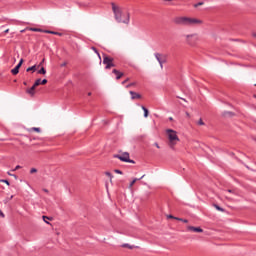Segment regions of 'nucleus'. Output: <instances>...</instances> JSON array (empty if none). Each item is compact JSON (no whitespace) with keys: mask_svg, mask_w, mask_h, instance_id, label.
I'll use <instances>...</instances> for the list:
<instances>
[{"mask_svg":"<svg viewBox=\"0 0 256 256\" xmlns=\"http://www.w3.org/2000/svg\"><path fill=\"white\" fill-rule=\"evenodd\" d=\"M174 23L176 25H183L185 27H193V25H201L202 21L197 18L180 16V17L174 18Z\"/></svg>","mask_w":256,"mask_h":256,"instance_id":"nucleus-1","label":"nucleus"},{"mask_svg":"<svg viewBox=\"0 0 256 256\" xmlns=\"http://www.w3.org/2000/svg\"><path fill=\"white\" fill-rule=\"evenodd\" d=\"M112 11L114 13V17H115V20L117 21V23H124L125 25H129V23H130L129 13H127L126 18L123 19V17H125V15H123V12L121 11V9H119V7H117L115 5V3H112Z\"/></svg>","mask_w":256,"mask_h":256,"instance_id":"nucleus-2","label":"nucleus"},{"mask_svg":"<svg viewBox=\"0 0 256 256\" xmlns=\"http://www.w3.org/2000/svg\"><path fill=\"white\" fill-rule=\"evenodd\" d=\"M166 133H167L168 139L170 141V147H173L179 141V136H177V131H175L173 129H167Z\"/></svg>","mask_w":256,"mask_h":256,"instance_id":"nucleus-3","label":"nucleus"},{"mask_svg":"<svg viewBox=\"0 0 256 256\" xmlns=\"http://www.w3.org/2000/svg\"><path fill=\"white\" fill-rule=\"evenodd\" d=\"M114 158L115 159H119L123 163L135 164V161L129 158V152H124L121 155L120 154H116V155H114Z\"/></svg>","mask_w":256,"mask_h":256,"instance_id":"nucleus-4","label":"nucleus"},{"mask_svg":"<svg viewBox=\"0 0 256 256\" xmlns=\"http://www.w3.org/2000/svg\"><path fill=\"white\" fill-rule=\"evenodd\" d=\"M184 37L188 45H195V42L197 41V34H188L184 35Z\"/></svg>","mask_w":256,"mask_h":256,"instance_id":"nucleus-5","label":"nucleus"},{"mask_svg":"<svg viewBox=\"0 0 256 256\" xmlns=\"http://www.w3.org/2000/svg\"><path fill=\"white\" fill-rule=\"evenodd\" d=\"M104 65H106V69H111V67H115V64L113 63V58H109L107 56L103 59Z\"/></svg>","mask_w":256,"mask_h":256,"instance_id":"nucleus-6","label":"nucleus"},{"mask_svg":"<svg viewBox=\"0 0 256 256\" xmlns=\"http://www.w3.org/2000/svg\"><path fill=\"white\" fill-rule=\"evenodd\" d=\"M154 57H155V59L158 61V63H159V65H160L161 69H163V63H165V59L161 58L162 55L159 54V53H155V54H154Z\"/></svg>","mask_w":256,"mask_h":256,"instance_id":"nucleus-7","label":"nucleus"},{"mask_svg":"<svg viewBox=\"0 0 256 256\" xmlns=\"http://www.w3.org/2000/svg\"><path fill=\"white\" fill-rule=\"evenodd\" d=\"M187 230L193 231L194 233H203V230L201 229V227L188 226Z\"/></svg>","mask_w":256,"mask_h":256,"instance_id":"nucleus-8","label":"nucleus"},{"mask_svg":"<svg viewBox=\"0 0 256 256\" xmlns=\"http://www.w3.org/2000/svg\"><path fill=\"white\" fill-rule=\"evenodd\" d=\"M129 93L131 95V99H141V94L134 91H130Z\"/></svg>","mask_w":256,"mask_h":256,"instance_id":"nucleus-9","label":"nucleus"},{"mask_svg":"<svg viewBox=\"0 0 256 256\" xmlns=\"http://www.w3.org/2000/svg\"><path fill=\"white\" fill-rule=\"evenodd\" d=\"M112 73H114V75H116V79H117V80H119V79H121V77H123V73L120 72V71L117 70V69H114V70L112 71Z\"/></svg>","mask_w":256,"mask_h":256,"instance_id":"nucleus-10","label":"nucleus"},{"mask_svg":"<svg viewBox=\"0 0 256 256\" xmlns=\"http://www.w3.org/2000/svg\"><path fill=\"white\" fill-rule=\"evenodd\" d=\"M143 177H145V175H142L140 178H134V179L131 181L129 187H130V188L133 187V186L135 185V183H137V181H141V179H143Z\"/></svg>","mask_w":256,"mask_h":256,"instance_id":"nucleus-11","label":"nucleus"},{"mask_svg":"<svg viewBox=\"0 0 256 256\" xmlns=\"http://www.w3.org/2000/svg\"><path fill=\"white\" fill-rule=\"evenodd\" d=\"M44 33H49L50 35H58L59 37L63 36V33H61V32H55V31H50V30H46V31H44Z\"/></svg>","mask_w":256,"mask_h":256,"instance_id":"nucleus-12","label":"nucleus"},{"mask_svg":"<svg viewBox=\"0 0 256 256\" xmlns=\"http://www.w3.org/2000/svg\"><path fill=\"white\" fill-rule=\"evenodd\" d=\"M35 85H33L31 88L27 90L28 95H35Z\"/></svg>","mask_w":256,"mask_h":256,"instance_id":"nucleus-13","label":"nucleus"},{"mask_svg":"<svg viewBox=\"0 0 256 256\" xmlns=\"http://www.w3.org/2000/svg\"><path fill=\"white\" fill-rule=\"evenodd\" d=\"M142 111H144V117H149V110L145 106H141Z\"/></svg>","mask_w":256,"mask_h":256,"instance_id":"nucleus-14","label":"nucleus"},{"mask_svg":"<svg viewBox=\"0 0 256 256\" xmlns=\"http://www.w3.org/2000/svg\"><path fill=\"white\" fill-rule=\"evenodd\" d=\"M12 75H18L19 74V69L15 67L14 69L11 70Z\"/></svg>","mask_w":256,"mask_h":256,"instance_id":"nucleus-15","label":"nucleus"},{"mask_svg":"<svg viewBox=\"0 0 256 256\" xmlns=\"http://www.w3.org/2000/svg\"><path fill=\"white\" fill-rule=\"evenodd\" d=\"M11 199H13V195H11V196L8 197V198H5V199L3 200V203H4L5 205H7V203H9V201H11Z\"/></svg>","mask_w":256,"mask_h":256,"instance_id":"nucleus-16","label":"nucleus"},{"mask_svg":"<svg viewBox=\"0 0 256 256\" xmlns=\"http://www.w3.org/2000/svg\"><path fill=\"white\" fill-rule=\"evenodd\" d=\"M215 209H217V211H221L222 213L225 212V209H223L222 207H220L219 205L215 204L214 205Z\"/></svg>","mask_w":256,"mask_h":256,"instance_id":"nucleus-17","label":"nucleus"},{"mask_svg":"<svg viewBox=\"0 0 256 256\" xmlns=\"http://www.w3.org/2000/svg\"><path fill=\"white\" fill-rule=\"evenodd\" d=\"M21 65H23V58L20 59L19 63L15 66L16 69H18V70L21 69Z\"/></svg>","mask_w":256,"mask_h":256,"instance_id":"nucleus-18","label":"nucleus"},{"mask_svg":"<svg viewBox=\"0 0 256 256\" xmlns=\"http://www.w3.org/2000/svg\"><path fill=\"white\" fill-rule=\"evenodd\" d=\"M26 71H27V72H29V71H34V72H35V71H37V68H36V66L34 65V66H31V67L27 68Z\"/></svg>","mask_w":256,"mask_h":256,"instance_id":"nucleus-19","label":"nucleus"},{"mask_svg":"<svg viewBox=\"0 0 256 256\" xmlns=\"http://www.w3.org/2000/svg\"><path fill=\"white\" fill-rule=\"evenodd\" d=\"M42 219H43L44 223H47V225H49V221H51V218H49V217H47V216H42ZM46 219H47L48 221H46Z\"/></svg>","mask_w":256,"mask_h":256,"instance_id":"nucleus-20","label":"nucleus"},{"mask_svg":"<svg viewBox=\"0 0 256 256\" xmlns=\"http://www.w3.org/2000/svg\"><path fill=\"white\" fill-rule=\"evenodd\" d=\"M38 73L40 74V75H45V73H47V70H45V68H41L39 71H38Z\"/></svg>","mask_w":256,"mask_h":256,"instance_id":"nucleus-21","label":"nucleus"},{"mask_svg":"<svg viewBox=\"0 0 256 256\" xmlns=\"http://www.w3.org/2000/svg\"><path fill=\"white\" fill-rule=\"evenodd\" d=\"M176 221H181L182 223H189V220L183 218H175Z\"/></svg>","mask_w":256,"mask_h":256,"instance_id":"nucleus-22","label":"nucleus"},{"mask_svg":"<svg viewBox=\"0 0 256 256\" xmlns=\"http://www.w3.org/2000/svg\"><path fill=\"white\" fill-rule=\"evenodd\" d=\"M31 31H34L36 33H41L43 32V30H41V28H31Z\"/></svg>","mask_w":256,"mask_h":256,"instance_id":"nucleus-23","label":"nucleus"},{"mask_svg":"<svg viewBox=\"0 0 256 256\" xmlns=\"http://www.w3.org/2000/svg\"><path fill=\"white\" fill-rule=\"evenodd\" d=\"M41 85V79H37L34 83V87H39Z\"/></svg>","mask_w":256,"mask_h":256,"instance_id":"nucleus-24","label":"nucleus"},{"mask_svg":"<svg viewBox=\"0 0 256 256\" xmlns=\"http://www.w3.org/2000/svg\"><path fill=\"white\" fill-rule=\"evenodd\" d=\"M0 183H5L6 185L10 186L9 180H0Z\"/></svg>","mask_w":256,"mask_h":256,"instance_id":"nucleus-25","label":"nucleus"},{"mask_svg":"<svg viewBox=\"0 0 256 256\" xmlns=\"http://www.w3.org/2000/svg\"><path fill=\"white\" fill-rule=\"evenodd\" d=\"M114 173H117L118 175H123V171L118 169L114 170Z\"/></svg>","mask_w":256,"mask_h":256,"instance_id":"nucleus-26","label":"nucleus"},{"mask_svg":"<svg viewBox=\"0 0 256 256\" xmlns=\"http://www.w3.org/2000/svg\"><path fill=\"white\" fill-rule=\"evenodd\" d=\"M105 175H107V177H109L110 179H113V175L111 174V172H105Z\"/></svg>","mask_w":256,"mask_h":256,"instance_id":"nucleus-27","label":"nucleus"},{"mask_svg":"<svg viewBox=\"0 0 256 256\" xmlns=\"http://www.w3.org/2000/svg\"><path fill=\"white\" fill-rule=\"evenodd\" d=\"M122 247H128L129 249H133L135 246H131L129 244H123Z\"/></svg>","mask_w":256,"mask_h":256,"instance_id":"nucleus-28","label":"nucleus"},{"mask_svg":"<svg viewBox=\"0 0 256 256\" xmlns=\"http://www.w3.org/2000/svg\"><path fill=\"white\" fill-rule=\"evenodd\" d=\"M198 125H205V122H203V119L200 118V119L198 120Z\"/></svg>","mask_w":256,"mask_h":256,"instance_id":"nucleus-29","label":"nucleus"},{"mask_svg":"<svg viewBox=\"0 0 256 256\" xmlns=\"http://www.w3.org/2000/svg\"><path fill=\"white\" fill-rule=\"evenodd\" d=\"M133 85H135V83H130V84L126 85V89L133 87Z\"/></svg>","mask_w":256,"mask_h":256,"instance_id":"nucleus-30","label":"nucleus"},{"mask_svg":"<svg viewBox=\"0 0 256 256\" xmlns=\"http://www.w3.org/2000/svg\"><path fill=\"white\" fill-rule=\"evenodd\" d=\"M30 173H31V174L37 173V168H32V169L30 170Z\"/></svg>","mask_w":256,"mask_h":256,"instance_id":"nucleus-31","label":"nucleus"},{"mask_svg":"<svg viewBox=\"0 0 256 256\" xmlns=\"http://www.w3.org/2000/svg\"><path fill=\"white\" fill-rule=\"evenodd\" d=\"M46 83H47V79L41 80V85H46Z\"/></svg>","mask_w":256,"mask_h":256,"instance_id":"nucleus-32","label":"nucleus"},{"mask_svg":"<svg viewBox=\"0 0 256 256\" xmlns=\"http://www.w3.org/2000/svg\"><path fill=\"white\" fill-rule=\"evenodd\" d=\"M34 131H36L37 133H41V128H33Z\"/></svg>","mask_w":256,"mask_h":256,"instance_id":"nucleus-33","label":"nucleus"},{"mask_svg":"<svg viewBox=\"0 0 256 256\" xmlns=\"http://www.w3.org/2000/svg\"><path fill=\"white\" fill-rule=\"evenodd\" d=\"M201 5H203V2H199V3L195 4L194 7H199Z\"/></svg>","mask_w":256,"mask_h":256,"instance_id":"nucleus-34","label":"nucleus"},{"mask_svg":"<svg viewBox=\"0 0 256 256\" xmlns=\"http://www.w3.org/2000/svg\"><path fill=\"white\" fill-rule=\"evenodd\" d=\"M168 219H177V217H175L173 215H168Z\"/></svg>","mask_w":256,"mask_h":256,"instance_id":"nucleus-35","label":"nucleus"},{"mask_svg":"<svg viewBox=\"0 0 256 256\" xmlns=\"http://www.w3.org/2000/svg\"><path fill=\"white\" fill-rule=\"evenodd\" d=\"M93 51H95V53H97L98 57H99V52L97 51V48L92 47Z\"/></svg>","mask_w":256,"mask_h":256,"instance_id":"nucleus-36","label":"nucleus"},{"mask_svg":"<svg viewBox=\"0 0 256 256\" xmlns=\"http://www.w3.org/2000/svg\"><path fill=\"white\" fill-rule=\"evenodd\" d=\"M224 115H233V112H224Z\"/></svg>","mask_w":256,"mask_h":256,"instance_id":"nucleus-37","label":"nucleus"},{"mask_svg":"<svg viewBox=\"0 0 256 256\" xmlns=\"http://www.w3.org/2000/svg\"><path fill=\"white\" fill-rule=\"evenodd\" d=\"M0 217H5V214L3 213V211L0 210Z\"/></svg>","mask_w":256,"mask_h":256,"instance_id":"nucleus-38","label":"nucleus"},{"mask_svg":"<svg viewBox=\"0 0 256 256\" xmlns=\"http://www.w3.org/2000/svg\"><path fill=\"white\" fill-rule=\"evenodd\" d=\"M127 81H129V78H127L126 80H124V81L122 82V85H125V83H127Z\"/></svg>","mask_w":256,"mask_h":256,"instance_id":"nucleus-39","label":"nucleus"},{"mask_svg":"<svg viewBox=\"0 0 256 256\" xmlns=\"http://www.w3.org/2000/svg\"><path fill=\"white\" fill-rule=\"evenodd\" d=\"M66 65H67V63L64 62L61 64V67H65Z\"/></svg>","mask_w":256,"mask_h":256,"instance_id":"nucleus-40","label":"nucleus"},{"mask_svg":"<svg viewBox=\"0 0 256 256\" xmlns=\"http://www.w3.org/2000/svg\"><path fill=\"white\" fill-rule=\"evenodd\" d=\"M155 147H157V149L160 148L158 143H155Z\"/></svg>","mask_w":256,"mask_h":256,"instance_id":"nucleus-41","label":"nucleus"},{"mask_svg":"<svg viewBox=\"0 0 256 256\" xmlns=\"http://www.w3.org/2000/svg\"><path fill=\"white\" fill-rule=\"evenodd\" d=\"M44 193H49V190L43 189Z\"/></svg>","mask_w":256,"mask_h":256,"instance_id":"nucleus-42","label":"nucleus"},{"mask_svg":"<svg viewBox=\"0 0 256 256\" xmlns=\"http://www.w3.org/2000/svg\"><path fill=\"white\" fill-rule=\"evenodd\" d=\"M4 33H5V34L9 33V29H6V30L4 31Z\"/></svg>","mask_w":256,"mask_h":256,"instance_id":"nucleus-43","label":"nucleus"},{"mask_svg":"<svg viewBox=\"0 0 256 256\" xmlns=\"http://www.w3.org/2000/svg\"><path fill=\"white\" fill-rule=\"evenodd\" d=\"M20 168H21V166H19V165H18V166H16V168H15V169L17 170V169H20Z\"/></svg>","mask_w":256,"mask_h":256,"instance_id":"nucleus-44","label":"nucleus"},{"mask_svg":"<svg viewBox=\"0 0 256 256\" xmlns=\"http://www.w3.org/2000/svg\"><path fill=\"white\" fill-rule=\"evenodd\" d=\"M169 121H173V117H170V118H169Z\"/></svg>","mask_w":256,"mask_h":256,"instance_id":"nucleus-45","label":"nucleus"},{"mask_svg":"<svg viewBox=\"0 0 256 256\" xmlns=\"http://www.w3.org/2000/svg\"><path fill=\"white\" fill-rule=\"evenodd\" d=\"M24 85H27V82H24Z\"/></svg>","mask_w":256,"mask_h":256,"instance_id":"nucleus-46","label":"nucleus"},{"mask_svg":"<svg viewBox=\"0 0 256 256\" xmlns=\"http://www.w3.org/2000/svg\"><path fill=\"white\" fill-rule=\"evenodd\" d=\"M88 95H91V92H89Z\"/></svg>","mask_w":256,"mask_h":256,"instance_id":"nucleus-47","label":"nucleus"},{"mask_svg":"<svg viewBox=\"0 0 256 256\" xmlns=\"http://www.w3.org/2000/svg\"><path fill=\"white\" fill-rule=\"evenodd\" d=\"M229 193H231V190H228Z\"/></svg>","mask_w":256,"mask_h":256,"instance_id":"nucleus-48","label":"nucleus"},{"mask_svg":"<svg viewBox=\"0 0 256 256\" xmlns=\"http://www.w3.org/2000/svg\"><path fill=\"white\" fill-rule=\"evenodd\" d=\"M255 99H256V95H254Z\"/></svg>","mask_w":256,"mask_h":256,"instance_id":"nucleus-49","label":"nucleus"},{"mask_svg":"<svg viewBox=\"0 0 256 256\" xmlns=\"http://www.w3.org/2000/svg\"><path fill=\"white\" fill-rule=\"evenodd\" d=\"M166 1H171V0H166Z\"/></svg>","mask_w":256,"mask_h":256,"instance_id":"nucleus-50","label":"nucleus"}]
</instances>
